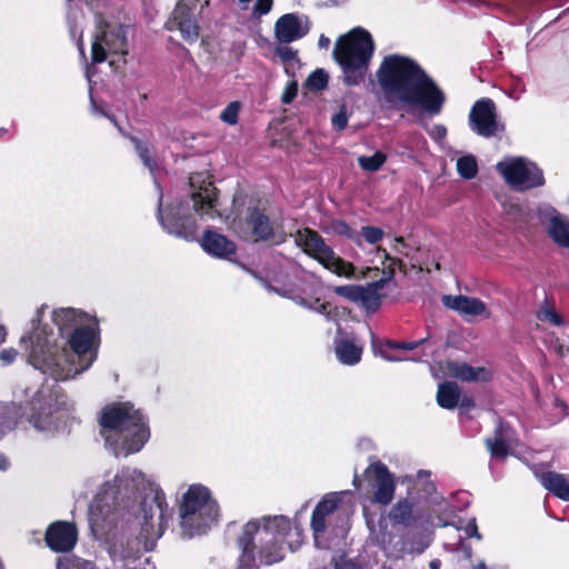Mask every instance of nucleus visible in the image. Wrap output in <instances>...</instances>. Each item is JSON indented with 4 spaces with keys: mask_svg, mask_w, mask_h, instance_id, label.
I'll list each match as a JSON object with an SVG mask.
<instances>
[{
    "mask_svg": "<svg viewBox=\"0 0 569 569\" xmlns=\"http://www.w3.org/2000/svg\"><path fill=\"white\" fill-rule=\"evenodd\" d=\"M375 76L389 108L412 116L435 117L442 111L445 92L415 59L399 53L388 54Z\"/></svg>",
    "mask_w": 569,
    "mask_h": 569,
    "instance_id": "f257e3e1",
    "label": "nucleus"
},
{
    "mask_svg": "<svg viewBox=\"0 0 569 569\" xmlns=\"http://www.w3.org/2000/svg\"><path fill=\"white\" fill-rule=\"evenodd\" d=\"M98 423L106 440H109L107 432L122 436L121 449L126 456L140 451L150 438L143 413L130 401L106 405L99 413Z\"/></svg>",
    "mask_w": 569,
    "mask_h": 569,
    "instance_id": "f03ea898",
    "label": "nucleus"
},
{
    "mask_svg": "<svg viewBox=\"0 0 569 569\" xmlns=\"http://www.w3.org/2000/svg\"><path fill=\"white\" fill-rule=\"evenodd\" d=\"M373 52V39L361 27L353 28L337 39L332 57L342 71L345 86L356 87L365 81Z\"/></svg>",
    "mask_w": 569,
    "mask_h": 569,
    "instance_id": "7ed1b4c3",
    "label": "nucleus"
},
{
    "mask_svg": "<svg viewBox=\"0 0 569 569\" xmlns=\"http://www.w3.org/2000/svg\"><path fill=\"white\" fill-rule=\"evenodd\" d=\"M230 228L240 237L253 242L281 243L284 241L282 234L277 240V223L268 214L267 201L260 198H249L241 201L234 198L231 209Z\"/></svg>",
    "mask_w": 569,
    "mask_h": 569,
    "instance_id": "20e7f679",
    "label": "nucleus"
},
{
    "mask_svg": "<svg viewBox=\"0 0 569 569\" xmlns=\"http://www.w3.org/2000/svg\"><path fill=\"white\" fill-rule=\"evenodd\" d=\"M219 506L210 490L199 483L191 485L179 505L182 535L188 538L201 536L218 520Z\"/></svg>",
    "mask_w": 569,
    "mask_h": 569,
    "instance_id": "39448f33",
    "label": "nucleus"
},
{
    "mask_svg": "<svg viewBox=\"0 0 569 569\" xmlns=\"http://www.w3.org/2000/svg\"><path fill=\"white\" fill-rule=\"evenodd\" d=\"M72 407L59 383L42 385L30 400L28 420L38 430H51L57 428L62 413L71 411Z\"/></svg>",
    "mask_w": 569,
    "mask_h": 569,
    "instance_id": "423d86ee",
    "label": "nucleus"
},
{
    "mask_svg": "<svg viewBox=\"0 0 569 569\" xmlns=\"http://www.w3.org/2000/svg\"><path fill=\"white\" fill-rule=\"evenodd\" d=\"M157 217L160 224L176 237L183 238L187 241L197 239L198 223L194 217L189 212V202L183 199H176L170 202L164 211L161 201L157 209Z\"/></svg>",
    "mask_w": 569,
    "mask_h": 569,
    "instance_id": "0eeeda50",
    "label": "nucleus"
},
{
    "mask_svg": "<svg viewBox=\"0 0 569 569\" xmlns=\"http://www.w3.org/2000/svg\"><path fill=\"white\" fill-rule=\"evenodd\" d=\"M363 482L370 501L375 505L388 506L395 498L397 482L395 475L380 460L371 462L363 471Z\"/></svg>",
    "mask_w": 569,
    "mask_h": 569,
    "instance_id": "6e6552de",
    "label": "nucleus"
},
{
    "mask_svg": "<svg viewBox=\"0 0 569 569\" xmlns=\"http://www.w3.org/2000/svg\"><path fill=\"white\" fill-rule=\"evenodd\" d=\"M496 168L505 181L512 187L531 189L541 187L546 182L542 170L536 163H528L523 158L500 161Z\"/></svg>",
    "mask_w": 569,
    "mask_h": 569,
    "instance_id": "1a4fd4ad",
    "label": "nucleus"
},
{
    "mask_svg": "<svg viewBox=\"0 0 569 569\" xmlns=\"http://www.w3.org/2000/svg\"><path fill=\"white\" fill-rule=\"evenodd\" d=\"M109 54H128L127 30L123 24L104 28L96 33L91 46V61L94 64L106 61Z\"/></svg>",
    "mask_w": 569,
    "mask_h": 569,
    "instance_id": "9d476101",
    "label": "nucleus"
},
{
    "mask_svg": "<svg viewBox=\"0 0 569 569\" xmlns=\"http://www.w3.org/2000/svg\"><path fill=\"white\" fill-rule=\"evenodd\" d=\"M388 518L395 529L418 530L429 522L430 513L426 508L420 507L415 499L406 497L398 499L391 507Z\"/></svg>",
    "mask_w": 569,
    "mask_h": 569,
    "instance_id": "9b49d317",
    "label": "nucleus"
},
{
    "mask_svg": "<svg viewBox=\"0 0 569 569\" xmlns=\"http://www.w3.org/2000/svg\"><path fill=\"white\" fill-rule=\"evenodd\" d=\"M469 127L483 138L505 131V124L498 121L497 107L492 99L481 98L473 103L469 112Z\"/></svg>",
    "mask_w": 569,
    "mask_h": 569,
    "instance_id": "f8f14e48",
    "label": "nucleus"
},
{
    "mask_svg": "<svg viewBox=\"0 0 569 569\" xmlns=\"http://www.w3.org/2000/svg\"><path fill=\"white\" fill-rule=\"evenodd\" d=\"M99 339L98 325H83L80 328H73L68 335V346L70 350L79 357L81 370L88 369L96 359V340Z\"/></svg>",
    "mask_w": 569,
    "mask_h": 569,
    "instance_id": "ddd939ff",
    "label": "nucleus"
},
{
    "mask_svg": "<svg viewBox=\"0 0 569 569\" xmlns=\"http://www.w3.org/2000/svg\"><path fill=\"white\" fill-rule=\"evenodd\" d=\"M189 184L193 210L200 216L210 214L216 207L218 196L217 188L209 176L203 172H193L189 177Z\"/></svg>",
    "mask_w": 569,
    "mask_h": 569,
    "instance_id": "4468645a",
    "label": "nucleus"
},
{
    "mask_svg": "<svg viewBox=\"0 0 569 569\" xmlns=\"http://www.w3.org/2000/svg\"><path fill=\"white\" fill-rule=\"evenodd\" d=\"M78 540V530L74 523L54 521L46 530L44 541L54 552H69Z\"/></svg>",
    "mask_w": 569,
    "mask_h": 569,
    "instance_id": "2eb2a0df",
    "label": "nucleus"
},
{
    "mask_svg": "<svg viewBox=\"0 0 569 569\" xmlns=\"http://www.w3.org/2000/svg\"><path fill=\"white\" fill-rule=\"evenodd\" d=\"M295 242L307 256L317 262L323 260L326 254H331V247L328 246L325 239L311 228L298 230L295 236Z\"/></svg>",
    "mask_w": 569,
    "mask_h": 569,
    "instance_id": "dca6fc26",
    "label": "nucleus"
},
{
    "mask_svg": "<svg viewBox=\"0 0 569 569\" xmlns=\"http://www.w3.org/2000/svg\"><path fill=\"white\" fill-rule=\"evenodd\" d=\"M200 243L203 251L219 259L231 261L237 253V244L214 230H206Z\"/></svg>",
    "mask_w": 569,
    "mask_h": 569,
    "instance_id": "f3484780",
    "label": "nucleus"
},
{
    "mask_svg": "<svg viewBox=\"0 0 569 569\" xmlns=\"http://www.w3.org/2000/svg\"><path fill=\"white\" fill-rule=\"evenodd\" d=\"M512 433L513 430L509 422L499 419L495 427L492 437L485 439V446L491 458L503 460L510 455V440Z\"/></svg>",
    "mask_w": 569,
    "mask_h": 569,
    "instance_id": "a211bd4d",
    "label": "nucleus"
},
{
    "mask_svg": "<svg viewBox=\"0 0 569 569\" xmlns=\"http://www.w3.org/2000/svg\"><path fill=\"white\" fill-rule=\"evenodd\" d=\"M172 24L176 27L181 37L189 43H193L199 38V26L193 17L192 9L179 3L172 12Z\"/></svg>",
    "mask_w": 569,
    "mask_h": 569,
    "instance_id": "6ab92c4d",
    "label": "nucleus"
},
{
    "mask_svg": "<svg viewBox=\"0 0 569 569\" xmlns=\"http://www.w3.org/2000/svg\"><path fill=\"white\" fill-rule=\"evenodd\" d=\"M309 29L303 28L296 13H286L281 16L274 24V36L281 43H290L301 39L308 33Z\"/></svg>",
    "mask_w": 569,
    "mask_h": 569,
    "instance_id": "aec40b11",
    "label": "nucleus"
},
{
    "mask_svg": "<svg viewBox=\"0 0 569 569\" xmlns=\"http://www.w3.org/2000/svg\"><path fill=\"white\" fill-rule=\"evenodd\" d=\"M446 372L451 378L467 382H488L492 378L491 371L485 367H472L467 362H459L455 360L446 362Z\"/></svg>",
    "mask_w": 569,
    "mask_h": 569,
    "instance_id": "412c9836",
    "label": "nucleus"
},
{
    "mask_svg": "<svg viewBox=\"0 0 569 569\" xmlns=\"http://www.w3.org/2000/svg\"><path fill=\"white\" fill-rule=\"evenodd\" d=\"M341 503V498L337 492H330L323 496V498L317 503L315 507L310 526L315 533H322L327 529L326 518L333 513L339 505Z\"/></svg>",
    "mask_w": 569,
    "mask_h": 569,
    "instance_id": "4be33fe9",
    "label": "nucleus"
},
{
    "mask_svg": "<svg viewBox=\"0 0 569 569\" xmlns=\"http://www.w3.org/2000/svg\"><path fill=\"white\" fill-rule=\"evenodd\" d=\"M442 303L455 311H458L467 316H479L486 313V318L490 317V312L487 310L486 303L479 298L468 296H443Z\"/></svg>",
    "mask_w": 569,
    "mask_h": 569,
    "instance_id": "5701e85b",
    "label": "nucleus"
},
{
    "mask_svg": "<svg viewBox=\"0 0 569 569\" xmlns=\"http://www.w3.org/2000/svg\"><path fill=\"white\" fill-rule=\"evenodd\" d=\"M87 315L73 308H60L52 311V321L58 327L60 336H68L73 328L83 326Z\"/></svg>",
    "mask_w": 569,
    "mask_h": 569,
    "instance_id": "b1692460",
    "label": "nucleus"
},
{
    "mask_svg": "<svg viewBox=\"0 0 569 569\" xmlns=\"http://www.w3.org/2000/svg\"><path fill=\"white\" fill-rule=\"evenodd\" d=\"M537 477L541 486L555 497L569 501V481L565 475L555 471H543L537 475Z\"/></svg>",
    "mask_w": 569,
    "mask_h": 569,
    "instance_id": "393cba45",
    "label": "nucleus"
},
{
    "mask_svg": "<svg viewBox=\"0 0 569 569\" xmlns=\"http://www.w3.org/2000/svg\"><path fill=\"white\" fill-rule=\"evenodd\" d=\"M142 509L144 511V520L141 523V530L138 537L131 542L136 543V553L140 556L142 551H151L156 546V540L160 537L159 535H154V523L152 521L153 516L148 515L144 509V503L142 505Z\"/></svg>",
    "mask_w": 569,
    "mask_h": 569,
    "instance_id": "a878e982",
    "label": "nucleus"
},
{
    "mask_svg": "<svg viewBox=\"0 0 569 569\" xmlns=\"http://www.w3.org/2000/svg\"><path fill=\"white\" fill-rule=\"evenodd\" d=\"M325 269L337 274L338 277L355 278L356 267L352 262H349L341 257L337 256L331 248V254H326L323 260L319 262Z\"/></svg>",
    "mask_w": 569,
    "mask_h": 569,
    "instance_id": "bb28decb",
    "label": "nucleus"
},
{
    "mask_svg": "<svg viewBox=\"0 0 569 569\" xmlns=\"http://www.w3.org/2000/svg\"><path fill=\"white\" fill-rule=\"evenodd\" d=\"M460 393V388L456 382L445 381L438 386L437 402L439 407L452 410L458 407Z\"/></svg>",
    "mask_w": 569,
    "mask_h": 569,
    "instance_id": "cd10ccee",
    "label": "nucleus"
},
{
    "mask_svg": "<svg viewBox=\"0 0 569 569\" xmlns=\"http://www.w3.org/2000/svg\"><path fill=\"white\" fill-rule=\"evenodd\" d=\"M259 529L260 525L258 520H250L243 526L242 532L237 539V545L241 549L240 556H254V536Z\"/></svg>",
    "mask_w": 569,
    "mask_h": 569,
    "instance_id": "c85d7f7f",
    "label": "nucleus"
},
{
    "mask_svg": "<svg viewBox=\"0 0 569 569\" xmlns=\"http://www.w3.org/2000/svg\"><path fill=\"white\" fill-rule=\"evenodd\" d=\"M27 341L31 343L29 359L34 368L47 372L52 366L57 365L56 359L51 355H46L44 352L42 356L38 355V346L33 343V336L31 333L21 337V342Z\"/></svg>",
    "mask_w": 569,
    "mask_h": 569,
    "instance_id": "c756f323",
    "label": "nucleus"
},
{
    "mask_svg": "<svg viewBox=\"0 0 569 569\" xmlns=\"http://www.w3.org/2000/svg\"><path fill=\"white\" fill-rule=\"evenodd\" d=\"M336 352L342 363L352 366L360 361L362 349L350 340H341Z\"/></svg>",
    "mask_w": 569,
    "mask_h": 569,
    "instance_id": "7c9ffc66",
    "label": "nucleus"
},
{
    "mask_svg": "<svg viewBox=\"0 0 569 569\" xmlns=\"http://www.w3.org/2000/svg\"><path fill=\"white\" fill-rule=\"evenodd\" d=\"M549 236L558 246L569 248V222L560 217L551 218Z\"/></svg>",
    "mask_w": 569,
    "mask_h": 569,
    "instance_id": "2f4dec72",
    "label": "nucleus"
},
{
    "mask_svg": "<svg viewBox=\"0 0 569 569\" xmlns=\"http://www.w3.org/2000/svg\"><path fill=\"white\" fill-rule=\"evenodd\" d=\"M359 302L368 313L377 312L382 303L383 295L373 292L368 287L361 286Z\"/></svg>",
    "mask_w": 569,
    "mask_h": 569,
    "instance_id": "473e14b6",
    "label": "nucleus"
},
{
    "mask_svg": "<svg viewBox=\"0 0 569 569\" xmlns=\"http://www.w3.org/2000/svg\"><path fill=\"white\" fill-rule=\"evenodd\" d=\"M387 161V154L380 150L372 156H360L358 158L359 167L368 172L378 171Z\"/></svg>",
    "mask_w": 569,
    "mask_h": 569,
    "instance_id": "72a5a7b5",
    "label": "nucleus"
},
{
    "mask_svg": "<svg viewBox=\"0 0 569 569\" xmlns=\"http://www.w3.org/2000/svg\"><path fill=\"white\" fill-rule=\"evenodd\" d=\"M457 171L463 179H472L478 173V163L473 156H463L457 161Z\"/></svg>",
    "mask_w": 569,
    "mask_h": 569,
    "instance_id": "f704fd0d",
    "label": "nucleus"
},
{
    "mask_svg": "<svg viewBox=\"0 0 569 569\" xmlns=\"http://www.w3.org/2000/svg\"><path fill=\"white\" fill-rule=\"evenodd\" d=\"M378 251L383 254L382 277L391 281L396 273V267L398 266L399 269H405L406 264L401 259L391 257L386 249L378 248Z\"/></svg>",
    "mask_w": 569,
    "mask_h": 569,
    "instance_id": "c9c22d12",
    "label": "nucleus"
},
{
    "mask_svg": "<svg viewBox=\"0 0 569 569\" xmlns=\"http://www.w3.org/2000/svg\"><path fill=\"white\" fill-rule=\"evenodd\" d=\"M329 76L323 69L312 71L306 80V87L312 91H321L327 88Z\"/></svg>",
    "mask_w": 569,
    "mask_h": 569,
    "instance_id": "e433bc0d",
    "label": "nucleus"
},
{
    "mask_svg": "<svg viewBox=\"0 0 569 569\" xmlns=\"http://www.w3.org/2000/svg\"><path fill=\"white\" fill-rule=\"evenodd\" d=\"M131 140L134 143L136 150L143 164L152 171L157 167V162L153 159L152 152L148 144L143 143L138 138H131Z\"/></svg>",
    "mask_w": 569,
    "mask_h": 569,
    "instance_id": "4c0bfd02",
    "label": "nucleus"
},
{
    "mask_svg": "<svg viewBox=\"0 0 569 569\" xmlns=\"http://www.w3.org/2000/svg\"><path fill=\"white\" fill-rule=\"evenodd\" d=\"M360 284H342L333 288V292L351 302H359Z\"/></svg>",
    "mask_w": 569,
    "mask_h": 569,
    "instance_id": "58836bf2",
    "label": "nucleus"
},
{
    "mask_svg": "<svg viewBox=\"0 0 569 569\" xmlns=\"http://www.w3.org/2000/svg\"><path fill=\"white\" fill-rule=\"evenodd\" d=\"M240 109V101H232L221 111L220 119L230 126L237 124Z\"/></svg>",
    "mask_w": 569,
    "mask_h": 569,
    "instance_id": "ea45409f",
    "label": "nucleus"
},
{
    "mask_svg": "<svg viewBox=\"0 0 569 569\" xmlns=\"http://www.w3.org/2000/svg\"><path fill=\"white\" fill-rule=\"evenodd\" d=\"M276 54L281 59L284 64L299 62L298 51L289 46H277L274 49Z\"/></svg>",
    "mask_w": 569,
    "mask_h": 569,
    "instance_id": "a19ab883",
    "label": "nucleus"
},
{
    "mask_svg": "<svg viewBox=\"0 0 569 569\" xmlns=\"http://www.w3.org/2000/svg\"><path fill=\"white\" fill-rule=\"evenodd\" d=\"M361 236L370 244H376L382 240L385 232L379 227L363 226L361 228Z\"/></svg>",
    "mask_w": 569,
    "mask_h": 569,
    "instance_id": "79ce46f5",
    "label": "nucleus"
},
{
    "mask_svg": "<svg viewBox=\"0 0 569 569\" xmlns=\"http://www.w3.org/2000/svg\"><path fill=\"white\" fill-rule=\"evenodd\" d=\"M281 548L276 543L268 545L262 548L261 555L264 558V562L267 565H272L283 559V556L280 553Z\"/></svg>",
    "mask_w": 569,
    "mask_h": 569,
    "instance_id": "37998d69",
    "label": "nucleus"
},
{
    "mask_svg": "<svg viewBox=\"0 0 569 569\" xmlns=\"http://www.w3.org/2000/svg\"><path fill=\"white\" fill-rule=\"evenodd\" d=\"M330 229L337 236H342L348 239L355 238V231L345 220H333L330 224Z\"/></svg>",
    "mask_w": 569,
    "mask_h": 569,
    "instance_id": "c03bdc74",
    "label": "nucleus"
},
{
    "mask_svg": "<svg viewBox=\"0 0 569 569\" xmlns=\"http://www.w3.org/2000/svg\"><path fill=\"white\" fill-rule=\"evenodd\" d=\"M331 123L332 127L338 131L345 130L347 128L348 111L346 104H341L339 111L332 116Z\"/></svg>",
    "mask_w": 569,
    "mask_h": 569,
    "instance_id": "a18cd8bd",
    "label": "nucleus"
},
{
    "mask_svg": "<svg viewBox=\"0 0 569 569\" xmlns=\"http://www.w3.org/2000/svg\"><path fill=\"white\" fill-rule=\"evenodd\" d=\"M272 6L273 0H257L252 9V14L254 17L266 16L271 11Z\"/></svg>",
    "mask_w": 569,
    "mask_h": 569,
    "instance_id": "49530a36",
    "label": "nucleus"
},
{
    "mask_svg": "<svg viewBox=\"0 0 569 569\" xmlns=\"http://www.w3.org/2000/svg\"><path fill=\"white\" fill-rule=\"evenodd\" d=\"M426 339H421L415 342H397V341H388V346L391 349H403V350H413L419 346L423 345Z\"/></svg>",
    "mask_w": 569,
    "mask_h": 569,
    "instance_id": "de8ad7c7",
    "label": "nucleus"
},
{
    "mask_svg": "<svg viewBox=\"0 0 569 569\" xmlns=\"http://www.w3.org/2000/svg\"><path fill=\"white\" fill-rule=\"evenodd\" d=\"M237 569H258L254 556H240Z\"/></svg>",
    "mask_w": 569,
    "mask_h": 569,
    "instance_id": "09e8293b",
    "label": "nucleus"
},
{
    "mask_svg": "<svg viewBox=\"0 0 569 569\" xmlns=\"http://www.w3.org/2000/svg\"><path fill=\"white\" fill-rule=\"evenodd\" d=\"M153 501L158 509L160 510V517L163 516L164 509L168 507L166 495L161 489L156 490Z\"/></svg>",
    "mask_w": 569,
    "mask_h": 569,
    "instance_id": "8fccbe9b",
    "label": "nucleus"
},
{
    "mask_svg": "<svg viewBox=\"0 0 569 569\" xmlns=\"http://www.w3.org/2000/svg\"><path fill=\"white\" fill-rule=\"evenodd\" d=\"M465 532H466L468 538L481 539V535L479 533L478 526H477V522H476L475 518H471L467 522V525L465 527Z\"/></svg>",
    "mask_w": 569,
    "mask_h": 569,
    "instance_id": "3c124183",
    "label": "nucleus"
},
{
    "mask_svg": "<svg viewBox=\"0 0 569 569\" xmlns=\"http://www.w3.org/2000/svg\"><path fill=\"white\" fill-rule=\"evenodd\" d=\"M298 93V88H297V84L296 83H291L290 86H288L282 94V102L283 103H290L297 96Z\"/></svg>",
    "mask_w": 569,
    "mask_h": 569,
    "instance_id": "603ef678",
    "label": "nucleus"
},
{
    "mask_svg": "<svg viewBox=\"0 0 569 569\" xmlns=\"http://www.w3.org/2000/svg\"><path fill=\"white\" fill-rule=\"evenodd\" d=\"M460 410L462 411H470L476 407V401L471 396H460V400L458 403Z\"/></svg>",
    "mask_w": 569,
    "mask_h": 569,
    "instance_id": "864d4df0",
    "label": "nucleus"
},
{
    "mask_svg": "<svg viewBox=\"0 0 569 569\" xmlns=\"http://www.w3.org/2000/svg\"><path fill=\"white\" fill-rule=\"evenodd\" d=\"M468 3L472 7L479 8L481 6L486 7L489 10L495 8L503 9L505 7L500 3L485 1V0H468Z\"/></svg>",
    "mask_w": 569,
    "mask_h": 569,
    "instance_id": "5fc2aeb1",
    "label": "nucleus"
},
{
    "mask_svg": "<svg viewBox=\"0 0 569 569\" xmlns=\"http://www.w3.org/2000/svg\"><path fill=\"white\" fill-rule=\"evenodd\" d=\"M545 319L556 326H561L563 323L562 317L558 315L553 309L545 310Z\"/></svg>",
    "mask_w": 569,
    "mask_h": 569,
    "instance_id": "6e6d98bb",
    "label": "nucleus"
},
{
    "mask_svg": "<svg viewBox=\"0 0 569 569\" xmlns=\"http://www.w3.org/2000/svg\"><path fill=\"white\" fill-rule=\"evenodd\" d=\"M330 303L329 302H320L319 299H316L313 306H309L310 309L316 310L317 312L321 315L329 316L330 315Z\"/></svg>",
    "mask_w": 569,
    "mask_h": 569,
    "instance_id": "4d7b16f0",
    "label": "nucleus"
},
{
    "mask_svg": "<svg viewBox=\"0 0 569 569\" xmlns=\"http://www.w3.org/2000/svg\"><path fill=\"white\" fill-rule=\"evenodd\" d=\"M389 282L388 278H380L379 280L369 282L366 287H368L373 292H379V290L383 289L385 286Z\"/></svg>",
    "mask_w": 569,
    "mask_h": 569,
    "instance_id": "13d9d810",
    "label": "nucleus"
},
{
    "mask_svg": "<svg viewBox=\"0 0 569 569\" xmlns=\"http://www.w3.org/2000/svg\"><path fill=\"white\" fill-rule=\"evenodd\" d=\"M18 352L13 349H10V350H3L1 352V356L0 358L6 362V363H11L12 361H14L16 357H17Z\"/></svg>",
    "mask_w": 569,
    "mask_h": 569,
    "instance_id": "bf43d9fd",
    "label": "nucleus"
},
{
    "mask_svg": "<svg viewBox=\"0 0 569 569\" xmlns=\"http://www.w3.org/2000/svg\"><path fill=\"white\" fill-rule=\"evenodd\" d=\"M267 521H272L277 528L289 527V520L284 516L273 517L272 519L268 518Z\"/></svg>",
    "mask_w": 569,
    "mask_h": 569,
    "instance_id": "052dcab7",
    "label": "nucleus"
},
{
    "mask_svg": "<svg viewBox=\"0 0 569 569\" xmlns=\"http://www.w3.org/2000/svg\"><path fill=\"white\" fill-rule=\"evenodd\" d=\"M336 569H362V567L351 560H348L336 566Z\"/></svg>",
    "mask_w": 569,
    "mask_h": 569,
    "instance_id": "680f3d73",
    "label": "nucleus"
},
{
    "mask_svg": "<svg viewBox=\"0 0 569 569\" xmlns=\"http://www.w3.org/2000/svg\"><path fill=\"white\" fill-rule=\"evenodd\" d=\"M16 128L12 126V130L7 128H0V140L12 139L14 136Z\"/></svg>",
    "mask_w": 569,
    "mask_h": 569,
    "instance_id": "e2e57ef3",
    "label": "nucleus"
},
{
    "mask_svg": "<svg viewBox=\"0 0 569 569\" xmlns=\"http://www.w3.org/2000/svg\"><path fill=\"white\" fill-rule=\"evenodd\" d=\"M10 466V461L3 453H0V470L6 471Z\"/></svg>",
    "mask_w": 569,
    "mask_h": 569,
    "instance_id": "0e129e2a",
    "label": "nucleus"
},
{
    "mask_svg": "<svg viewBox=\"0 0 569 569\" xmlns=\"http://www.w3.org/2000/svg\"><path fill=\"white\" fill-rule=\"evenodd\" d=\"M318 43L320 48L327 49L330 46V39L325 34H321Z\"/></svg>",
    "mask_w": 569,
    "mask_h": 569,
    "instance_id": "69168bd1",
    "label": "nucleus"
},
{
    "mask_svg": "<svg viewBox=\"0 0 569 569\" xmlns=\"http://www.w3.org/2000/svg\"><path fill=\"white\" fill-rule=\"evenodd\" d=\"M362 481H363V479L361 480V479H360V477L356 473V475L353 476V479H352V485H353V487H355L357 490H359V489H360V487H361Z\"/></svg>",
    "mask_w": 569,
    "mask_h": 569,
    "instance_id": "338daca9",
    "label": "nucleus"
},
{
    "mask_svg": "<svg viewBox=\"0 0 569 569\" xmlns=\"http://www.w3.org/2000/svg\"><path fill=\"white\" fill-rule=\"evenodd\" d=\"M429 567H430V569H439V567H440V561H439V560H432V561L429 563Z\"/></svg>",
    "mask_w": 569,
    "mask_h": 569,
    "instance_id": "774afa93",
    "label": "nucleus"
}]
</instances>
